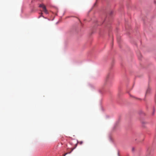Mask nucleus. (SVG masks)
I'll list each match as a JSON object with an SVG mask.
<instances>
[{
    "instance_id": "obj_1",
    "label": "nucleus",
    "mask_w": 156,
    "mask_h": 156,
    "mask_svg": "<svg viewBox=\"0 0 156 156\" xmlns=\"http://www.w3.org/2000/svg\"><path fill=\"white\" fill-rule=\"evenodd\" d=\"M39 7H41L42 8L44 12L46 14H48V11L46 9L45 6L43 4H40L39 5Z\"/></svg>"
},
{
    "instance_id": "obj_2",
    "label": "nucleus",
    "mask_w": 156,
    "mask_h": 156,
    "mask_svg": "<svg viewBox=\"0 0 156 156\" xmlns=\"http://www.w3.org/2000/svg\"><path fill=\"white\" fill-rule=\"evenodd\" d=\"M112 77V76L110 74H108L106 76V81H108L109 79H111Z\"/></svg>"
},
{
    "instance_id": "obj_3",
    "label": "nucleus",
    "mask_w": 156,
    "mask_h": 156,
    "mask_svg": "<svg viewBox=\"0 0 156 156\" xmlns=\"http://www.w3.org/2000/svg\"><path fill=\"white\" fill-rule=\"evenodd\" d=\"M74 148H74L72 149V150H71V151L70 152H69V153H66L65 154H64L62 156H65L66 154H70V153L71 152H72V151L73 150Z\"/></svg>"
},
{
    "instance_id": "obj_4",
    "label": "nucleus",
    "mask_w": 156,
    "mask_h": 156,
    "mask_svg": "<svg viewBox=\"0 0 156 156\" xmlns=\"http://www.w3.org/2000/svg\"><path fill=\"white\" fill-rule=\"evenodd\" d=\"M78 143L80 145H81L83 143V142L82 141H79Z\"/></svg>"
},
{
    "instance_id": "obj_5",
    "label": "nucleus",
    "mask_w": 156,
    "mask_h": 156,
    "mask_svg": "<svg viewBox=\"0 0 156 156\" xmlns=\"http://www.w3.org/2000/svg\"><path fill=\"white\" fill-rule=\"evenodd\" d=\"M42 14H43V13L41 12V16H39V17H41V16H42V17H44L43 16H42Z\"/></svg>"
},
{
    "instance_id": "obj_6",
    "label": "nucleus",
    "mask_w": 156,
    "mask_h": 156,
    "mask_svg": "<svg viewBox=\"0 0 156 156\" xmlns=\"http://www.w3.org/2000/svg\"><path fill=\"white\" fill-rule=\"evenodd\" d=\"M148 91V90H147V92Z\"/></svg>"
}]
</instances>
